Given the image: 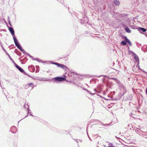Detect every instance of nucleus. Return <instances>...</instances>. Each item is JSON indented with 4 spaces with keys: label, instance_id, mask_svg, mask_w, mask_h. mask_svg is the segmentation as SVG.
<instances>
[{
    "label": "nucleus",
    "instance_id": "nucleus-14",
    "mask_svg": "<svg viewBox=\"0 0 147 147\" xmlns=\"http://www.w3.org/2000/svg\"><path fill=\"white\" fill-rule=\"evenodd\" d=\"M111 79L115 80L117 84L118 83H119V81L116 78H111Z\"/></svg>",
    "mask_w": 147,
    "mask_h": 147
},
{
    "label": "nucleus",
    "instance_id": "nucleus-18",
    "mask_svg": "<svg viewBox=\"0 0 147 147\" xmlns=\"http://www.w3.org/2000/svg\"><path fill=\"white\" fill-rule=\"evenodd\" d=\"M27 111L28 112V114H27L28 115L29 114H30V116H33V115H32V114H31V112L30 111L29 109V110H27Z\"/></svg>",
    "mask_w": 147,
    "mask_h": 147
},
{
    "label": "nucleus",
    "instance_id": "nucleus-12",
    "mask_svg": "<svg viewBox=\"0 0 147 147\" xmlns=\"http://www.w3.org/2000/svg\"><path fill=\"white\" fill-rule=\"evenodd\" d=\"M125 31L128 33H130L131 32V30L127 27L125 28Z\"/></svg>",
    "mask_w": 147,
    "mask_h": 147
},
{
    "label": "nucleus",
    "instance_id": "nucleus-22",
    "mask_svg": "<svg viewBox=\"0 0 147 147\" xmlns=\"http://www.w3.org/2000/svg\"><path fill=\"white\" fill-rule=\"evenodd\" d=\"M13 63H14L16 67V66H18V65L14 62Z\"/></svg>",
    "mask_w": 147,
    "mask_h": 147
},
{
    "label": "nucleus",
    "instance_id": "nucleus-2",
    "mask_svg": "<svg viewBox=\"0 0 147 147\" xmlns=\"http://www.w3.org/2000/svg\"><path fill=\"white\" fill-rule=\"evenodd\" d=\"M118 84V86L120 89L121 90H123V94H125L126 92V90L125 87L119 81V83H117Z\"/></svg>",
    "mask_w": 147,
    "mask_h": 147
},
{
    "label": "nucleus",
    "instance_id": "nucleus-19",
    "mask_svg": "<svg viewBox=\"0 0 147 147\" xmlns=\"http://www.w3.org/2000/svg\"><path fill=\"white\" fill-rule=\"evenodd\" d=\"M85 90H86V91H87L89 94H91L92 95H94V94H95V93H91V92L88 91L87 89H84Z\"/></svg>",
    "mask_w": 147,
    "mask_h": 147
},
{
    "label": "nucleus",
    "instance_id": "nucleus-3",
    "mask_svg": "<svg viewBox=\"0 0 147 147\" xmlns=\"http://www.w3.org/2000/svg\"><path fill=\"white\" fill-rule=\"evenodd\" d=\"M53 80H54L56 81L60 82L63 81H65L66 80V79L63 77H57L53 78Z\"/></svg>",
    "mask_w": 147,
    "mask_h": 147
},
{
    "label": "nucleus",
    "instance_id": "nucleus-29",
    "mask_svg": "<svg viewBox=\"0 0 147 147\" xmlns=\"http://www.w3.org/2000/svg\"><path fill=\"white\" fill-rule=\"evenodd\" d=\"M28 116V115L25 117H24V118H25L26 117Z\"/></svg>",
    "mask_w": 147,
    "mask_h": 147
},
{
    "label": "nucleus",
    "instance_id": "nucleus-15",
    "mask_svg": "<svg viewBox=\"0 0 147 147\" xmlns=\"http://www.w3.org/2000/svg\"><path fill=\"white\" fill-rule=\"evenodd\" d=\"M126 41H123L121 42V44L123 45H125L126 44Z\"/></svg>",
    "mask_w": 147,
    "mask_h": 147
},
{
    "label": "nucleus",
    "instance_id": "nucleus-7",
    "mask_svg": "<svg viewBox=\"0 0 147 147\" xmlns=\"http://www.w3.org/2000/svg\"><path fill=\"white\" fill-rule=\"evenodd\" d=\"M133 55H134V58L137 61H138L139 60V58L138 56L136 54L134 53V52H132Z\"/></svg>",
    "mask_w": 147,
    "mask_h": 147
},
{
    "label": "nucleus",
    "instance_id": "nucleus-11",
    "mask_svg": "<svg viewBox=\"0 0 147 147\" xmlns=\"http://www.w3.org/2000/svg\"><path fill=\"white\" fill-rule=\"evenodd\" d=\"M114 3L116 5H118L120 4V3L118 0H114Z\"/></svg>",
    "mask_w": 147,
    "mask_h": 147
},
{
    "label": "nucleus",
    "instance_id": "nucleus-13",
    "mask_svg": "<svg viewBox=\"0 0 147 147\" xmlns=\"http://www.w3.org/2000/svg\"><path fill=\"white\" fill-rule=\"evenodd\" d=\"M25 108L27 109V110H29V107L28 103L26 104V103H25L24 105Z\"/></svg>",
    "mask_w": 147,
    "mask_h": 147
},
{
    "label": "nucleus",
    "instance_id": "nucleus-25",
    "mask_svg": "<svg viewBox=\"0 0 147 147\" xmlns=\"http://www.w3.org/2000/svg\"><path fill=\"white\" fill-rule=\"evenodd\" d=\"M146 94L147 95V88H146Z\"/></svg>",
    "mask_w": 147,
    "mask_h": 147
},
{
    "label": "nucleus",
    "instance_id": "nucleus-10",
    "mask_svg": "<svg viewBox=\"0 0 147 147\" xmlns=\"http://www.w3.org/2000/svg\"><path fill=\"white\" fill-rule=\"evenodd\" d=\"M17 69H18V70L21 72L22 73H24L25 72L24 71L23 69H22L21 67L19 66L18 65L16 67Z\"/></svg>",
    "mask_w": 147,
    "mask_h": 147
},
{
    "label": "nucleus",
    "instance_id": "nucleus-32",
    "mask_svg": "<svg viewBox=\"0 0 147 147\" xmlns=\"http://www.w3.org/2000/svg\"><path fill=\"white\" fill-rule=\"evenodd\" d=\"M137 66H138V67H139V65H137Z\"/></svg>",
    "mask_w": 147,
    "mask_h": 147
},
{
    "label": "nucleus",
    "instance_id": "nucleus-27",
    "mask_svg": "<svg viewBox=\"0 0 147 147\" xmlns=\"http://www.w3.org/2000/svg\"><path fill=\"white\" fill-rule=\"evenodd\" d=\"M8 22H9V24H10V25H11V23H10V22L9 21H8Z\"/></svg>",
    "mask_w": 147,
    "mask_h": 147
},
{
    "label": "nucleus",
    "instance_id": "nucleus-6",
    "mask_svg": "<svg viewBox=\"0 0 147 147\" xmlns=\"http://www.w3.org/2000/svg\"><path fill=\"white\" fill-rule=\"evenodd\" d=\"M138 30L141 33H142L143 32H145L147 30L146 29L144 28L141 27H139Z\"/></svg>",
    "mask_w": 147,
    "mask_h": 147
},
{
    "label": "nucleus",
    "instance_id": "nucleus-17",
    "mask_svg": "<svg viewBox=\"0 0 147 147\" xmlns=\"http://www.w3.org/2000/svg\"><path fill=\"white\" fill-rule=\"evenodd\" d=\"M7 53V55H8L9 57V59H10L13 62H14V61H13V59L11 58V57H10V56L9 55V54L7 52H6Z\"/></svg>",
    "mask_w": 147,
    "mask_h": 147
},
{
    "label": "nucleus",
    "instance_id": "nucleus-34",
    "mask_svg": "<svg viewBox=\"0 0 147 147\" xmlns=\"http://www.w3.org/2000/svg\"><path fill=\"white\" fill-rule=\"evenodd\" d=\"M128 126H129V124L128 125Z\"/></svg>",
    "mask_w": 147,
    "mask_h": 147
},
{
    "label": "nucleus",
    "instance_id": "nucleus-30",
    "mask_svg": "<svg viewBox=\"0 0 147 147\" xmlns=\"http://www.w3.org/2000/svg\"><path fill=\"white\" fill-rule=\"evenodd\" d=\"M88 136V137H89V138L90 139V140H91V138L89 137V136Z\"/></svg>",
    "mask_w": 147,
    "mask_h": 147
},
{
    "label": "nucleus",
    "instance_id": "nucleus-20",
    "mask_svg": "<svg viewBox=\"0 0 147 147\" xmlns=\"http://www.w3.org/2000/svg\"><path fill=\"white\" fill-rule=\"evenodd\" d=\"M61 65V64H60L59 63H57V66L58 67H60V66Z\"/></svg>",
    "mask_w": 147,
    "mask_h": 147
},
{
    "label": "nucleus",
    "instance_id": "nucleus-1",
    "mask_svg": "<svg viewBox=\"0 0 147 147\" xmlns=\"http://www.w3.org/2000/svg\"><path fill=\"white\" fill-rule=\"evenodd\" d=\"M13 39L16 46L18 49H19L22 52V53H23L24 54H26V52L22 49L20 45L18 43V41L17 39L16 38V37H13Z\"/></svg>",
    "mask_w": 147,
    "mask_h": 147
},
{
    "label": "nucleus",
    "instance_id": "nucleus-24",
    "mask_svg": "<svg viewBox=\"0 0 147 147\" xmlns=\"http://www.w3.org/2000/svg\"><path fill=\"white\" fill-rule=\"evenodd\" d=\"M38 61H39V60H38V58H36L35 59H34Z\"/></svg>",
    "mask_w": 147,
    "mask_h": 147
},
{
    "label": "nucleus",
    "instance_id": "nucleus-4",
    "mask_svg": "<svg viewBox=\"0 0 147 147\" xmlns=\"http://www.w3.org/2000/svg\"><path fill=\"white\" fill-rule=\"evenodd\" d=\"M10 131L13 133H15L17 131V128L15 126H13L10 128Z\"/></svg>",
    "mask_w": 147,
    "mask_h": 147
},
{
    "label": "nucleus",
    "instance_id": "nucleus-33",
    "mask_svg": "<svg viewBox=\"0 0 147 147\" xmlns=\"http://www.w3.org/2000/svg\"><path fill=\"white\" fill-rule=\"evenodd\" d=\"M85 18L87 20V18Z\"/></svg>",
    "mask_w": 147,
    "mask_h": 147
},
{
    "label": "nucleus",
    "instance_id": "nucleus-5",
    "mask_svg": "<svg viewBox=\"0 0 147 147\" xmlns=\"http://www.w3.org/2000/svg\"><path fill=\"white\" fill-rule=\"evenodd\" d=\"M9 29L11 34L13 36V37H15L14 35V32L13 28L11 27H10L9 28Z\"/></svg>",
    "mask_w": 147,
    "mask_h": 147
},
{
    "label": "nucleus",
    "instance_id": "nucleus-31",
    "mask_svg": "<svg viewBox=\"0 0 147 147\" xmlns=\"http://www.w3.org/2000/svg\"><path fill=\"white\" fill-rule=\"evenodd\" d=\"M144 72H145V73H147V72H146L145 71H144Z\"/></svg>",
    "mask_w": 147,
    "mask_h": 147
},
{
    "label": "nucleus",
    "instance_id": "nucleus-26",
    "mask_svg": "<svg viewBox=\"0 0 147 147\" xmlns=\"http://www.w3.org/2000/svg\"><path fill=\"white\" fill-rule=\"evenodd\" d=\"M142 50L143 51H144V52H146V51H147V50H146V51H143L142 49Z\"/></svg>",
    "mask_w": 147,
    "mask_h": 147
},
{
    "label": "nucleus",
    "instance_id": "nucleus-21",
    "mask_svg": "<svg viewBox=\"0 0 147 147\" xmlns=\"http://www.w3.org/2000/svg\"><path fill=\"white\" fill-rule=\"evenodd\" d=\"M33 84L32 83H31L28 84H27V85L30 86V85H32Z\"/></svg>",
    "mask_w": 147,
    "mask_h": 147
},
{
    "label": "nucleus",
    "instance_id": "nucleus-23",
    "mask_svg": "<svg viewBox=\"0 0 147 147\" xmlns=\"http://www.w3.org/2000/svg\"><path fill=\"white\" fill-rule=\"evenodd\" d=\"M52 63L53 64L57 65V63H55V62H53V63Z\"/></svg>",
    "mask_w": 147,
    "mask_h": 147
},
{
    "label": "nucleus",
    "instance_id": "nucleus-9",
    "mask_svg": "<svg viewBox=\"0 0 147 147\" xmlns=\"http://www.w3.org/2000/svg\"><path fill=\"white\" fill-rule=\"evenodd\" d=\"M60 67L62 68V69H64L65 70H66L68 69V68L67 67H66L65 65L63 64H61L60 66Z\"/></svg>",
    "mask_w": 147,
    "mask_h": 147
},
{
    "label": "nucleus",
    "instance_id": "nucleus-8",
    "mask_svg": "<svg viewBox=\"0 0 147 147\" xmlns=\"http://www.w3.org/2000/svg\"><path fill=\"white\" fill-rule=\"evenodd\" d=\"M125 40L127 42L130 46H131L132 45L131 42L127 38L126 36H125Z\"/></svg>",
    "mask_w": 147,
    "mask_h": 147
},
{
    "label": "nucleus",
    "instance_id": "nucleus-16",
    "mask_svg": "<svg viewBox=\"0 0 147 147\" xmlns=\"http://www.w3.org/2000/svg\"><path fill=\"white\" fill-rule=\"evenodd\" d=\"M109 146L107 147H115V146L113 145V144L111 143H109L108 144Z\"/></svg>",
    "mask_w": 147,
    "mask_h": 147
},
{
    "label": "nucleus",
    "instance_id": "nucleus-28",
    "mask_svg": "<svg viewBox=\"0 0 147 147\" xmlns=\"http://www.w3.org/2000/svg\"><path fill=\"white\" fill-rule=\"evenodd\" d=\"M94 90V91H95V92H96V89H95Z\"/></svg>",
    "mask_w": 147,
    "mask_h": 147
}]
</instances>
